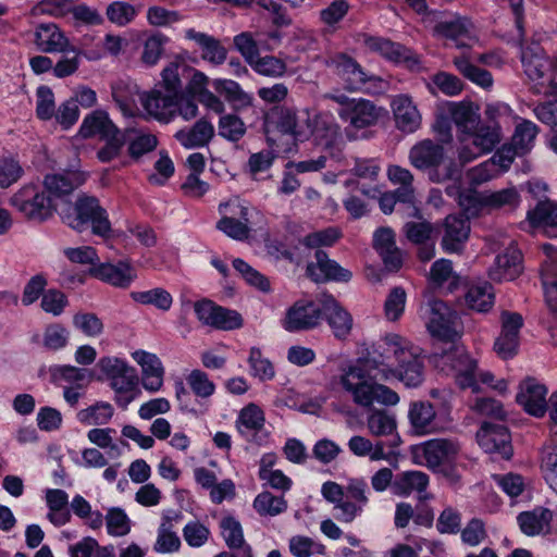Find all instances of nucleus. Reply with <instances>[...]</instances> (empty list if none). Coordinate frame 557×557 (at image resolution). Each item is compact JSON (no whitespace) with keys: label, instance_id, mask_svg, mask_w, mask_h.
<instances>
[{"label":"nucleus","instance_id":"obj_45","mask_svg":"<svg viewBox=\"0 0 557 557\" xmlns=\"http://www.w3.org/2000/svg\"><path fill=\"white\" fill-rule=\"evenodd\" d=\"M114 414V408L110 403L97 401L96 404L77 412V420L85 425L107 424Z\"/></svg>","mask_w":557,"mask_h":557},{"label":"nucleus","instance_id":"obj_20","mask_svg":"<svg viewBox=\"0 0 557 557\" xmlns=\"http://www.w3.org/2000/svg\"><path fill=\"white\" fill-rule=\"evenodd\" d=\"M329 66L341 78L347 90H358L368 81V76L360 64L346 54L333 57L329 62Z\"/></svg>","mask_w":557,"mask_h":557},{"label":"nucleus","instance_id":"obj_60","mask_svg":"<svg viewBox=\"0 0 557 557\" xmlns=\"http://www.w3.org/2000/svg\"><path fill=\"white\" fill-rule=\"evenodd\" d=\"M234 46L250 64L260 54L258 32H243L234 37Z\"/></svg>","mask_w":557,"mask_h":557},{"label":"nucleus","instance_id":"obj_28","mask_svg":"<svg viewBox=\"0 0 557 557\" xmlns=\"http://www.w3.org/2000/svg\"><path fill=\"white\" fill-rule=\"evenodd\" d=\"M522 271L521 252L510 246L495 258L494 264L488 270V276L493 281H512Z\"/></svg>","mask_w":557,"mask_h":557},{"label":"nucleus","instance_id":"obj_29","mask_svg":"<svg viewBox=\"0 0 557 557\" xmlns=\"http://www.w3.org/2000/svg\"><path fill=\"white\" fill-rule=\"evenodd\" d=\"M373 247L388 270L396 271L401 267V253L396 247L395 233L392 228H377L373 234Z\"/></svg>","mask_w":557,"mask_h":557},{"label":"nucleus","instance_id":"obj_5","mask_svg":"<svg viewBox=\"0 0 557 557\" xmlns=\"http://www.w3.org/2000/svg\"><path fill=\"white\" fill-rule=\"evenodd\" d=\"M253 208L238 198L220 203L219 212L222 218L216 223V228L232 239L243 242L250 235V219Z\"/></svg>","mask_w":557,"mask_h":557},{"label":"nucleus","instance_id":"obj_8","mask_svg":"<svg viewBox=\"0 0 557 557\" xmlns=\"http://www.w3.org/2000/svg\"><path fill=\"white\" fill-rule=\"evenodd\" d=\"M436 362L443 366H449L455 372L456 383L460 388H471L474 393L478 387V363L471 358L463 347L454 345L449 351L435 355Z\"/></svg>","mask_w":557,"mask_h":557},{"label":"nucleus","instance_id":"obj_46","mask_svg":"<svg viewBox=\"0 0 557 557\" xmlns=\"http://www.w3.org/2000/svg\"><path fill=\"white\" fill-rule=\"evenodd\" d=\"M112 98L119 108L128 113L135 104V97H139L138 86L129 79H119L111 86Z\"/></svg>","mask_w":557,"mask_h":557},{"label":"nucleus","instance_id":"obj_23","mask_svg":"<svg viewBox=\"0 0 557 557\" xmlns=\"http://www.w3.org/2000/svg\"><path fill=\"white\" fill-rule=\"evenodd\" d=\"M367 428L371 435L386 437V444L391 448L398 446L400 443L395 414L387 410H371L367 417Z\"/></svg>","mask_w":557,"mask_h":557},{"label":"nucleus","instance_id":"obj_34","mask_svg":"<svg viewBox=\"0 0 557 557\" xmlns=\"http://www.w3.org/2000/svg\"><path fill=\"white\" fill-rule=\"evenodd\" d=\"M429 486V475L422 471L410 470L398 473L393 484V494L407 497L412 493H418L420 499H426V495H422Z\"/></svg>","mask_w":557,"mask_h":557},{"label":"nucleus","instance_id":"obj_48","mask_svg":"<svg viewBox=\"0 0 557 557\" xmlns=\"http://www.w3.org/2000/svg\"><path fill=\"white\" fill-rule=\"evenodd\" d=\"M184 64L180 62H171L161 73V82L154 88H162L169 95L174 97H189L185 95L180 78V70L184 69Z\"/></svg>","mask_w":557,"mask_h":557},{"label":"nucleus","instance_id":"obj_53","mask_svg":"<svg viewBox=\"0 0 557 557\" xmlns=\"http://www.w3.org/2000/svg\"><path fill=\"white\" fill-rule=\"evenodd\" d=\"M539 133L536 124L529 120L520 122L515 129L511 138V145L521 153L524 154L531 150L533 143Z\"/></svg>","mask_w":557,"mask_h":557},{"label":"nucleus","instance_id":"obj_61","mask_svg":"<svg viewBox=\"0 0 557 557\" xmlns=\"http://www.w3.org/2000/svg\"><path fill=\"white\" fill-rule=\"evenodd\" d=\"M381 55L391 62L405 63L410 69L420 64L419 57L414 52L392 40L391 47L385 48Z\"/></svg>","mask_w":557,"mask_h":557},{"label":"nucleus","instance_id":"obj_43","mask_svg":"<svg viewBox=\"0 0 557 557\" xmlns=\"http://www.w3.org/2000/svg\"><path fill=\"white\" fill-rule=\"evenodd\" d=\"M494 290L491 284L471 285L465 295L467 306L478 312H487L494 306Z\"/></svg>","mask_w":557,"mask_h":557},{"label":"nucleus","instance_id":"obj_3","mask_svg":"<svg viewBox=\"0 0 557 557\" xmlns=\"http://www.w3.org/2000/svg\"><path fill=\"white\" fill-rule=\"evenodd\" d=\"M61 214L63 222L75 231L83 232L90 225L92 233L99 236H108L111 232L107 210L94 196H78L74 206Z\"/></svg>","mask_w":557,"mask_h":557},{"label":"nucleus","instance_id":"obj_47","mask_svg":"<svg viewBox=\"0 0 557 557\" xmlns=\"http://www.w3.org/2000/svg\"><path fill=\"white\" fill-rule=\"evenodd\" d=\"M129 296L135 302L140 305H151L162 311L170 310L173 304V297L162 287H156L143 292H132Z\"/></svg>","mask_w":557,"mask_h":557},{"label":"nucleus","instance_id":"obj_12","mask_svg":"<svg viewBox=\"0 0 557 557\" xmlns=\"http://www.w3.org/2000/svg\"><path fill=\"white\" fill-rule=\"evenodd\" d=\"M323 309L314 301H296L286 312L283 327L288 332L314 329L320 324Z\"/></svg>","mask_w":557,"mask_h":557},{"label":"nucleus","instance_id":"obj_2","mask_svg":"<svg viewBox=\"0 0 557 557\" xmlns=\"http://www.w3.org/2000/svg\"><path fill=\"white\" fill-rule=\"evenodd\" d=\"M146 113L162 123H170L176 116L190 121L198 115V104L193 97H174L162 88H153L139 95Z\"/></svg>","mask_w":557,"mask_h":557},{"label":"nucleus","instance_id":"obj_42","mask_svg":"<svg viewBox=\"0 0 557 557\" xmlns=\"http://www.w3.org/2000/svg\"><path fill=\"white\" fill-rule=\"evenodd\" d=\"M482 206L491 209H516L520 203V196L515 187L497 191H485L479 195Z\"/></svg>","mask_w":557,"mask_h":557},{"label":"nucleus","instance_id":"obj_40","mask_svg":"<svg viewBox=\"0 0 557 557\" xmlns=\"http://www.w3.org/2000/svg\"><path fill=\"white\" fill-rule=\"evenodd\" d=\"M448 112L451 121L457 126L458 135H466L481 120L478 109L469 102H450L448 103Z\"/></svg>","mask_w":557,"mask_h":557},{"label":"nucleus","instance_id":"obj_9","mask_svg":"<svg viewBox=\"0 0 557 557\" xmlns=\"http://www.w3.org/2000/svg\"><path fill=\"white\" fill-rule=\"evenodd\" d=\"M521 63L525 75L534 82L532 90L534 94L546 96L557 94V83L553 79L545 86L544 76L550 66L548 58L539 45L528 46L521 50Z\"/></svg>","mask_w":557,"mask_h":557},{"label":"nucleus","instance_id":"obj_24","mask_svg":"<svg viewBox=\"0 0 557 557\" xmlns=\"http://www.w3.org/2000/svg\"><path fill=\"white\" fill-rule=\"evenodd\" d=\"M35 44L46 53L75 51L70 48V40L54 23H41L35 29Z\"/></svg>","mask_w":557,"mask_h":557},{"label":"nucleus","instance_id":"obj_27","mask_svg":"<svg viewBox=\"0 0 557 557\" xmlns=\"http://www.w3.org/2000/svg\"><path fill=\"white\" fill-rule=\"evenodd\" d=\"M184 37L199 47L202 60L215 66L225 62L227 50L215 37L194 28L185 29Z\"/></svg>","mask_w":557,"mask_h":557},{"label":"nucleus","instance_id":"obj_6","mask_svg":"<svg viewBox=\"0 0 557 557\" xmlns=\"http://www.w3.org/2000/svg\"><path fill=\"white\" fill-rule=\"evenodd\" d=\"M10 205L20 211L26 219L42 222L53 213V205L50 196L37 186L25 185L11 198Z\"/></svg>","mask_w":557,"mask_h":557},{"label":"nucleus","instance_id":"obj_30","mask_svg":"<svg viewBox=\"0 0 557 557\" xmlns=\"http://www.w3.org/2000/svg\"><path fill=\"white\" fill-rule=\"evenodd\" d=\"M312 134L325 149L331 151L332 154L341 152L343 144L342 131L341 126L332 116L326 114L317 115L314 119Z\"/></svg>","mask_w":557,"mask_h":557},{"label":"nucleus","instance_id":"obj_11","mask_svg":"<svg viewBox=\"0 0 557 557\" xmlns=\"http://www.w3.org/2000/svg\"><path fill=\"white\" fill-rule=\"evenodd\" d=\"M522 325L521 314L516 312H504L502 314V331L494 343V351L499 358L507 360L518 354L519 333Z\"/></svg>","mask_w":557,"mask_h":557},{"label":"nucleus","instance_id":"obj_62","mask_svg":"<svg viewBox=\"0 0 557 557\" xmlns=\"http://www.w3.org/2000/svg\"><path fill=\"white\" fill-rule=\"evenodd\" d=\"M69 331L59 323L49 324L42 335V345L48 350H60L67 345Z\"/></svg>","mask_w":557,"mask_h":557},{"label":"nucleus","instance_id":"obj_13","mask_svg":"<svg viewBox=\"0 0 557 557\" xmlns=\"http://www.w3.org/2000/svg\"><path fill=\"white\" fill-rule=\"evenodd\" d=\"M263 126L267 134L281 133L297 139L306 135L297 111L293 108H272L264 116Z\"/></svg>","mask_w":557,"mask_h":557},{"label":"nucleus","instance_id":"obj_10","mask_svg":"<svg viewBox=\"0 0 557 557\" xmlns=\"http://www.w3.org/2000/svg\"><path fill=\"white\" fill-rule=\"evenodd\" d=\"M347 498L337 507L335 518L344 523L352 522L368 505V483L363 479H349L345 486Z\"/></svg>","mask_w":557,"mask_h":557},{"label":"nucleus","instance_id":"obj_7","mask_svg":"<svg viewBox=\"0 0 557 557\" xmlns=\"http://www.w3.org/2000/svg\"><path fill=\"white\" fill-rule=\"evenodd\" d=\"M426 327L430 334L453 346L460 338L458 315L442 300H432L426 308Z\"/></svg>","mask_w":557,"mask_h":557},{"label":"nucleus","instance_id":"obj_16","mask_svg":"<svg viewBox=\"0 0 557 557\" xmlns=\"http://www.w3.org/2000/svg\"><path fill=\"white\" fill-rule=\"evenodd\" d=\"M425 465L430 469H437L456 459L460 451L458 442L448 438H434L426 441L419 448Z\"/></svg>","mask_w":557,"mask_h":557},{"label":"nucleus","instance_id":"obj_56","mask_svg":"<svg viewBox=\"0 0 557 557\" xmlns=\"http://www.w3.org/2000/svg\"><path fill=\"white\" fill-rule=\"evenodd\" d=\"M454 64L465 77H467L474 84L483 88H488L492 86L493 78L491 73L484 69L478 67L476 65L472 64L468 59L463 57L455 58Z\"/></svg>","mask_w":557,"mask_h":557},{"label":"nucleus","instance_id":"obj_59","mask_svg":"<svg viewBox=\"0 0 557 557\" xmlns=\"http://www.w3.org/2000/svg\"><path fill=\"white\" fill-rule=\"evenodd\" d=\"M180 546V537L172 530L171 521L165 519L158 530V536L153 549L157 553L165 554L178 550Z\"/></svg>","mask_w":557,"mask_h":557},{"label":"nucleus","instance_id":"obj_63","mask_svg":"<svg viewBox=\"0 0 557 557\" xmlns=\"http://www.w3.org/2000/svg\"><path fill=\"white\" fill-rule=\"evenodd\" d=\"M246 133L244 122L234 114H225L219 121V135L231 140L238 141Z\"/></svg>","mask_w":557,"mask_h":557},{"label":"nucleus","instance_id":"obj_1","mask_svg":"<svg viewBox=\"0 0 557 557\" xmlns=\"http://www.w3.org/2000/svg\"><path fill=\"white\" fill-rule=\"evenodd\" d=\"M423 379L421 349L407 338L392 333L374 344L363 359L345 368L337 384L355 405L370 408L374 403L395 406L399 401L396 392L377 381L398 380L407 387H417Z\"/></svg>","mask_w":557,"mask_h":557},{"label":"nucleus","instance_id":"obj_26","mask_svg":"<svg viewBox=\"0 0 557 557\" xmlns=\"http://www.w3.org/2000/svg\"><path fill=\"white\" fill-rule=\"evenodd\" d=\"M408 419L413 432L418 435L436 433L442 429L436 411L429 401L411 403Z\"/></svg>","mask_w":557,"mask_h":557},{"label":"nucleus","instance_id":"obj_37","mask_svg":"<svg viewBox=\"0 0 557 557\" xmlns=\"http://www.w3.org/2000/svg\"><path fill=\"white\" fill-rule=\"evenodd\" d=\"M137 382L138 377L132 367L110 380V386L115 393L114 400L120 407L126 408L135 399Z\"/></svg>","mask_w":557,"mask_h":557},{"label":"nucleus","instance_id":"obj_51","mask_svg":"<svg viewBox=\"0 0 557 557\" xmlns=\"http://www.w3.org/2000/svg\"><path fill=\"white\" fill-rule=\"evenodd\" d=\"M221 535L231 549L242 548L245 544L244 532L240 522L233 516H224L219 523Z\"/></svg>","mask_w":557,"mask_h":557},{"label":"nucleus","instance_id":"obj_18","mask_svg":"<svg viewBox=\"0 0 557 557\" xmlns=\"http://www.w3.org/2000/svg\"><path fill=\"white\" fill-rule=\"evenodd\" d=\"M546 395L545 385L529 377L520 383L516 400L528 413L543 417L547 410Z\"/></svg>","mask_w":557,"mask_h":557},{"label":"nucleus","instance_id":"obj_38","mask_svg":"<svg viewBox=\"0 0 557 557\" xmlns=\"http://www.w3.org/2000/svg\"><path fill=\"white\" fill-rule=\"evenodd\" d=\"M213 87L216 92L224 96L225 100L236 111L252 106L253 97L244 91L238 83L232 79H215Z\"/></svg>","mask_w":557,"mask_h":557},{"label":"nucleus","instance_id":"obj_41","mask_svg":"<svg viewBox=\"0 0 557 557\" xmlns=\"http://www.w3.org/2000/svg\"><path fill=\"white\" fill-rule=\"evenodd\" d=\"M264 412L262 409L251 403L245 406L238 414L236 429L240 435L247 437L250 433L257 435L264 428Z\"/></svg>","mask_w":557,"mask_h":557},{"label":"nucleus","instance_id":"obj_17","mask_svg":"<svg viewBox=\"0 0 557 557\" xmlns=\"http://www.w3.org/2000/svg\"><path fill=\"white\" fill-rule=\"evenodd\" d=\"M478 442L485 453H498L504 459L512 455L510 435L502 424L483 423L476 434Z\"/></svg>","mask_w":557,"mask_h":557},{"label":"nucleus","instance_id":"obj_58","mask_svg":"<svg viewBox=\"0 0 557 557\" xmlns=\"http://www.w3.org/2000/svg\"><path fill=\"white\" fill-rule=\"evenodd\" d=\"M461 166L454 160L440 161L429 172V180L433 183L441 184L447 181L459 182L461 178Z\"/></svg>","mask_w":557,"mask_h":557},{"label":"nucleus","instance_id":"obj_54","mask_svg":"<svg viewBox=\"0 0 557 557\" xmlns=\"http://www.w3.org/2000/svg\"><path fill=\"white\" fill-rule=\"evenodd\" d=\"M249 65L259 75L271 78L282 77L287 71L286 63L274 55L259 54Z\"/></svg>","mask_w":557,"mask_h":557},{"label":"nucleus","instance_id":"obj_31","mask_svg":"<svg viewBox=\"0 0 557 557\" xmlns=\"http://www.w3.org/2000/svg\"><path fill=\"white\" fill-rule=\"evenodd\" d=\"M434 30L437 35L455 41L458 48L469 47L474 40L472 24L466 17L455 16L441 21L435 25Z\"/></svg>","mask_w":557,"mask_h":557},{"label":"nucleus","instance_id":"obj_14","mask_svg":"<svg viewBox=\"0 0 557 557\" xmlns=\"http://www.w3.org/2000/svg\"><path fill=\"white\" fill-rule=\"evenodd\" d=\"M318 301L334 336L338 339L347 338L352 330L351 314L331 294H320Z\"/></svg>","mask_w":557,"mask_h":557},{"label":"nucleus","instance_id":"obj_50","mask_svg":"<svg viewBox=\"0 0 557 557\" xmlns=\"http://www.w3.org/2000/svg\"><path fill=\"white\" fill-rule=\"evenodd\" d=\"M528 219L533 226L557 228V203L549 200L540 201L528 212Z\"/></svg>","mask_w":557,"mask_h":557},{"label":"nucleus","instance_id":"obj_55","mask_svg":"<svg viewBox=\"0 0 557 557\" xmlns=\"http://www.w3.org/2000/svg\"><path fill=\"white\" fill-rule=\"evenodd\" d=\"M138 14V9L126 1H113L107 7V18L114 25L124 27L132 23Z\"/></svg>","mask_w":557,"mask_h":557},{"label":"nucleus","instance_id":"obj_52","mask_svg":"<svg viewBox=\"0 0 557 557\" xmlns=\"http://www.w3.org/2000/svg\"><path fill=\"white\" fill-rule=\"evenodd\" d=\"M129 129L121 131L116 129L108 137H102L101 140L106 141V145L100 148L97 152V158L101 162H110L113 159L117 158L127 141Z\"/></svg>","mask_w":557,"mask_h":557},{"label":"nucleus","instance_id":"obj_44","mask_svg":"<svg viewBox=\"0 0 557 557\" xmlns=\"http://www.w3.org/2000/svg\"><path fill=\"white\" fill-rule=\"evenodd\" d=\"M83 182L84 178L81 174L67 172L64 174H49L45 177L44 183L50 194L61 197L72 193V190L82 185Z\"/></svg>","mask_w":557,"mask_h":557},{"label":"nucleus","instance_id":"obj_35","mask_svg":"<svg viewBox=\"0 0 557 557\" xmlns=\"http://www.w3.org/2000/svg\"><path fill=\"white\" fill-rule=\"evenodd\" d=\"M96 275L120 288L128 287L136 278V271L127 261H119L117 263H102L96 269Z\"/></svg>","mask_w":557,"mask_h":557},{"label":"nucleus","instance_id":"obj_19","mask_svg":"<svg viewBox=\"0 0 557 557\" xmlns=\"http://www.w3.org/2000/svg\"><path fill=\"white\" fill-rule=\"evenodd\" d=\"M314 257L315 262L307 265V274L314 282H348L351 278V272L342 268L335 260L330 259L325 251L318 249Z\"/></svg>","mask_w":557,"mask_h":557},{"label":"nucleus","instance_id":"obj_36","mask_svg":"<svg viewBox=\"0 0 557 557\" xmlns=\"http://www.w3.org/2000/svg\"><path fill=\"white\" fill-rule=\"evenodd\" d=\"M117 127L110 120L108 113L103 110H95L85 116L79 127V135L84 138L94 136L108 137L110 133L116 131Z\"/></svg>","mask_w":557,"mask_h":557},{"label":"nucleus","instance_id":"obj_4","mask_svg":"<svg viewBox=\"0 0 557 557\" xmlns=\"http://www.w3.org/2000/svg\"><path fill=\"white\" fill-rule=\"evenodd\" d=\"M458 158L462 164H466L491 152L500 143L502 131L497 123L480 121L466 135H458Z\"/></svg>","mask_w":557,"mask_h":557},{"label":"nucleus","instance_id":"obj_22","mask_svg":"<svg viewBox=\"0 0 557 557\" xmlns=\"http://www.w3.org/2000/svg\"><path fill=\"white\" fill-rule=\"evenodd\" d=\"M442 247L446 252H460L470 233V223L463 214H449L443 223Z\"/></svg>","mask_w":557,"mask_h":557},{"label":"nucleus","instance_id":"obj_25","mask_svg":"<svg viewBox=\"0 0 557 557\" xmlns=\"http://www.w3.org/2000/svg\"><path fill=\"white\" fill-rule=\"evenodd\" d=\"M381 115L382 108L374 104L371 100L357 98L341 120L348 123L351 128L362 129L375 125Z\"/></svg>","mask_w":557,"mask_h":557},{"label":"nucleus","instance_id":"obj_15","mask_svg":"<svg viewBox=\"0 0 557 557\" xmlns=\"http://www.w3.org/2000/svg\"><path fill=\"white\" fill-rule=\"evenodd\" d=\"M547 256L541 268V282L544 301L548 312L557 319V250L552 245H544Z\"/></svg>","mask_w":557,"mask_h":557},{"label":"nucleus","instance_id":"obj_64","mask_svg":"<svg viewBox=\"0 0 557 557\" xmlns=\"http://www.w3.org/2000/svg\"><path fill=\"white\" fill-rule=\"evenodd\" d=\"M542 469L545 480L557 492V446L546 447L543 450Z\"/></svg>","mask_w":557,"mask_h":557},{"label":"nucleus","instance_id":"obj_21","mask_svg":"<svg viewBox=\"0 0 557 557\" xmlns=\"http://www.w3.org/2000/svg\"><path fill=\"white\" fill-rule=\"evenodd\" d=\"M391 107L398 129L404 133H413L421 126V114L412 98L399 94L392 98Z\"/></svg>","mask_w":557,"mask_h":557},{"label":"nucleus","instance_id":"obj_57","mask_svg":"<svg viewBox=\"0 0 557 557\" xmlns=\"http://www.w3.org/2000/svg\"><path fill=\"white\" fill-rule=\"evenodd\" d=\"M248 363L250 374L260 381L272 380L275 375V370L271 361L262 356L259 348L252 347L249 352Z\"/></svg>","mask_w":557,"mask_h":557},{"label":"nucleus","instance_id":"obj_32","mask_svg":"<svg viewBox=\"0 0 557 557\" xmlns=\"http://www.w3.org/2000/svg\"><path fill=\"white\" fill-rule=\"evenodd\" d=\"M445 157L443 146L435 144L430 139L416 144L409 151V161L418 170L431 171Z\"/></svg>","mask_w":557,"mask_h":557},{"label":"nucleus","instance_id":"obj_49","mask_svg":"<svg viewBox=\"0 0 557 557\" xmlns=\"http://www.w3.org/2000/svg\"><path fill=\"white\" fill-rule=\"evenodd\" d=\"M252 506L260 516L274 517L286 511L287 502L283 496L265 491L256 496Z\"/></svg>","mask_w":557,"mask_h":557},{"label":"nucleus","instance_id":"obj_39","mask_svg":"<svg viewBox=\"0 0 557 557\" xmlns=\"http://www.w3.org/2000/svg\"><path fill=\"white\" fill-rule=\"evenodd\" d=\"M552 519L553 511L544 507L523 511L517 517L521 531L529 536L537 535L547 529Z\"/></svg>","mask_w":557,"mask_h":557},{"label":"nucleus","instance_id":"obj_33","mask_svg":"<svg viewBox=\"0 0 557 557\" xmlns=\"http://www.w3.org/2000/svg\"><path fill=\"white\" fill-rule=\"evenodd\" d=\"M214 136V126L207 119L198 120L193 126L178 129L174 138L186 149L207 146Z\"/></svg>","mask_w":557,"mask_h":557}]
</instances>
